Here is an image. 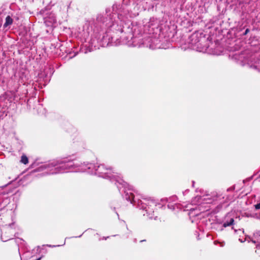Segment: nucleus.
Listing matches in <instances>:
<instances>
[{
	"label": "nucleus",
	"mask_w": 260,
	"mask_h": 260,
	"mask_svg": "<svg viewBox=\"0 0 260 260\" xmlns=\"http://www.w3.org/2000/svg\"><path fill=\"white\" fill-rule=\"evenodd\" d=\"M125 193V199L129 201L131 203H136V199L135 197L134 196V194L132 192H129V194L128 192H127L126 191H124Z\"/></svg>",
	"instance_id": "obj_4"
},
{
	"label": "nucleus",
	"mask_w": 260,
	"mask_h": 260,
	"mask_svg": "<svg viewBox=\"0 0 260 260\" xmlns=\"http://www.w3.org/2000/svg\"><path fill=\"white\" fill-rule=\"evenodd\" d=\"M55 22L56 19L53 14H50L48 17L44 18V23L47 27H52Z\"/></svg>",
	"instance_id": "obj_3"
},
{
	"label": "nucleus",
	"mask_w": 260,
	"mask_h": 260,
	"mask_svg": "<svg viewBox=\"0 0 260 260\" xmlns=\"http://www.w3.org/2000/svg\"><path fill=\"white\" fill-rule=\"evenodd\" d=\"M117 187H118V188H119V189L120 190V189H121L120 187L118 186V185H117Z\"/></svg>",
	"instance_id": "obj_16"
},
{
	"label": "nucleus",
	"mask_w": 260,
	"mask_h": 260,
	"mask_svg": "<svg viewBox=\"0 0 260 260\" xmlns=\"http://www.w3.org/2000/svg\"><path fill=\"white\" fill-rule=\"evenodd\" d=\"M41 170H46L47 174H56L63 173L69 171L87 172L89 174L98 175L103 178H109L110 179H115L116 181L124 187L128 186L122 179L117 180L114 174H111V168H106L104 165L94 166L92 164H79L68 158L55 159L40 166Z\"/></svg>",
	"instance_id": "obj_1"
},
{
	"label": "nucleus",
	"mask_w": 260,
	"mask_h": 260,
	"mask_svg": "<svg viewBox=\"0 0 260 260\" xmlns=\"http://www.w3.org/2000/svg\"><path fill=\"white\" fill-rule=\"evenodd\" d=\"M13 21V19L10 16H7L6 18V21L4 24V27L6 28L9 25L12 24Z\"/></svg>",
	"instance_id": "obj_6"
},
{
	"label": "nucleus",
	"mask_w": 260,
	"mask_h": 260,
	"mask_svg": "<svg viewBox=\"0 0 260 260\" xmlns=\"http://www.w3.org/2000/svg\"><path fill=\"white\" fill-rule=\"evenodd\" d=\"M220 246L221 247H223L224 246V244L223 243H220Z\"/></svg>",
	"instance_id": "obj_13"
},
{
	"label": "nucleus",
	"mask_w": 260,
	"mask_h": 260,
	"mask_svg": "<svg viewBox=\"0 0 260 260\" xmlns=\"http://www.w3.org/2000/svg\"><path fill=\"white\" fill-rule=\"evenodd\" d=\"M1 239H2V241H4V242L7 241L9 240V239L3 238V235H2V236H1Z\"/></svg>",
	"instance_id": "obj_12"
},
{
	"label": "nucleus",
	"mask_w": 260,
	"mask_h": 260,
	"mask_svg": "<svg viewBox=\"0 0 260 260\" xmlns=\"http://www.w3.org/2000/svg\"><path fill=\"white\" fill-rule=\"evenodd\" d=\"M137 204L140 209L146 211L147 216L150 219L153 218L152 214L156 206V203L154 200L150 199H143L142 200H138Z\"/></svg>",
	"instance_id": "obj_2"
},
{
	"label": "nucleus",
	"mask_w": 260,
	"mask_h": 260,
	"mask_svg": "<svg viewBox=\"0 0 260 260\" xmlns=\"http://www.w3.org/2000/svg\"><path fill=\"white\" fill-rule=\"evenodd\" d=\"M255 208L256 209H260V203L257 204L255 205Z\"/></svg>",
	"instance_id": "obj_11"
},
{
	"label": "nucleus",
	"mask_w": 260,
	"mask_h": 260,
	"mask_svg": "<svg viewBox=\"0 0 260 260\" xmlns=\"http://www.w3.org/2000/svg\"><path fill=\"white\" fill-rule=\"evenodd\" d=\"M49 247H54L55 246H52V245H48Z\"/></svg>",
	"instance_id": "obj_15"
},
{
	"label": "nucleus",
	"mask_w": 260,
	"mask_h": 260,
	"mask_svg": "<svg viewBox=\"0 0 260 260\" xmlns=\"http://www.w3.org/2000/svg\"><path fill=\"white\" fill-rule=\"evenodd\" d=\"M238 59L239 60H241V61L244 63H247L249 64L248 59L247 58H245L243 54L239 55Z\"/></svg>",
	"instance_id": "obj_7"
},
{
	"label": "nucleus",
	"mask_w": 260,
	"mask_h": 260,
	"mask_svg": "<svg viewBox=\"0 0 260 260\" xmlns=\"http://www.w3.org/2000/svg\"><path fill=\"white\" fill-rule=\"evenodd\" d=\"M206 200V198L204 197L197 196L192 201L193 204H201L202 203L203 201H204Z\"/></svg>",
	"instance_id": "obj_5"
},
{
	"label": "nucleus",
	"mask_w": 260,
	"mask_h": 260,
	"mask_svg": "<svg viewBox=\"0 0 260 260\" xmlns=\"http://www.w3.org/2000/svg\"><path fill=\"white\" fill-rule=\"evenodd\" d=\"M234 222V220L233 218H231L229 222H225L223 224V226L224 227H226V226H230L231 225H232L233 224Z\"/></svg>",
	"instance_id": "obj_9"
},
{
	"label": "nucleus",
	"mask_w": 260,
	"mask_h": 260,
	"mask_svg": "<svg viewBox=\"0 0 260 260\" xmlns=\"http://www.w3.org/2000/svg\"><path fill=\"white\" fill-rule=\"evenodd\" d=\"M248 31H249V29H247L245 30V34H247Z\"/></svg>",
	"instance_id": "obj_14"
},
{
	"label": "nucleus",
	"mask_w": 260,
	"mask_h": 260,
	"mask_svg": "<svg viewBox=\"0 0 260 260\" xmlns=\"http://www.w3.org/2000/svg\"><path fill=\"white\" fill-rule=\"evenodd\" d=\"M20 161L21 163L24 164L25 165L28 164V160L27 156L25 155H22Z\"/></svg>",
	"instance_id": "obj_8"
},
{
	"label": "nucleus",
	"mask_w": 260,
	"mask_h": 260,
	"mask_svg": "<svg viewBox=\"0 0 260 260\" xmlns=\"http://www.w3.org/2000/svg\"><path fill=\"white\" fill-rule=\"evenodd\" d=\"M217 242H217V241H214V244H216V243H217Z\"/></svg>",
	"instance_id": "obj_17"
},
{
	"label": "nucleus",
	"mask_w": 260,
	"mask_h": 260,
	"mask_svg": "<svg viewBox=\"0 0 260 260\" xmlns=\"http://www.w3.org/2000/svg\"><path fill=\"white\" fill-rule=\"evenodd\" d=\"M175 206H177L178 207V205H177L176 204H175V205H168V208L172 209L173 210L175 209Z\"/></svg>",
	"instance_id": "obj_10"
},
{
	"label": "nucleus",
	"mask_w": 260,
	"mask_h": 260,
	"mask_svg": "<svg viewBox=\"0 0 260 260\" xmlns=\"http://www.w3.org/2000/svg\"><path fill=\"white\" fill-rule=\"evenodd\" d=\"M194 181H192V186L194 185Z\"/></svg>",
	"instance_id": "obj_18"
}]
</instances>
